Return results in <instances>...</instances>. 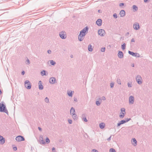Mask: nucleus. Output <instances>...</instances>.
Listing matches in <instances>:
<instances>
[{"label": "nucleus", "instance_id": "obj_11", "mask_svg": "<svg viewBox=\"0 0 152 152\" xmlns=\"http://www.w3.org/2000/svg\"><path fill=\"white\" fill-rule=\"evenodd\" d=\"M139 24L137 23H135L134 24L133 28L136 30H138L140 28Z\"/></svg>", "mask_w": 152, "mask_h": 152}, {"label": "nucleus", "instance_id": "obj_40", "mask_svg": "<svg viewBox=\"0 0 152 152\" xmlns=\"http://www.w3.org/2000/svg\"><path fill=\"white\" fill-rule=\"evenodd\" d=\"M127 85H128V86L129 88L131 87L132 86V85L131 83H128Z\"/></svg>", "mask_w": 152, "mask_h": 152}, {"label": "nucleus", "instance_id": "obj_4", "mask_svg": "<svg viewBox=\"0 0 152 152\" xmlns=\"http://www.w3.org/2000/svg\"><path fill=\"white\" fill-rule=\"evenodd\" d=\"M136 80L139 84H141L142 83V78L141 76L138 75L136 77Z\"/></svg>", "mask_w": 152, "mask_h": 152}, {"label": "nucleus", "instance_id": "obj_61", "mask_svg": "<svg viewBox=\"0 0 152 152\" xmlns=\"http://www.w3.org/2000/svg\"><path fill=\"white\" fill-rule=\"evenodd\" d=\"M98 12H100V10H98Z\"/></svg>", "mask_w": 152, "mask_h": 152}, {"label": "nucleus", "instance_id": "obj_58", "mask_svg": "<svg viewBox=\"0 0 152 152\" xmlns=\"http://www.w3.org/2000/svg\"><path fill=\"white\" fill-rule=\"evenodd\" d=\"M129 34V32H127L126 34V35H128Z\"/></svg>", "mask_w": 152, "mask_h": 152}, {"label": "nucleus", "instance_id": "obj_20", "mask_svg": "<svg viewBox=\"0 0 152 152\" xmlns=\"http://www.w3.org/2000/svg\"><path fill=\"white\" fill-rule=\"evenodd\" d=\"M75 108L73 107H72L70 110V113L71 115H73V114L75 113Z\"/></svg>", "mask_w": 152, "mask_h": 152}, {"label": "nucleus", "instance_id": "obj_55", "mask_svg": "<svg viewBox=\"0 0 152 152\" xmlns=\"http://www.w3.org/2000/svg\"><path fill=\"white\" fill-rule=\"evenodd\" d=\"M131 42H135V40H134V38L132 39H131Z\"/></svg>", "mask_w": 152, "mask_h": 152}, {"label": "nucleus", "instance_id": "obj_9", "mask_svg": "<svg viewBox=\"0 0 152 152\" xmlns=\"http://www.w3.org/2000/svg\"><path fill=\"white\" fill-rule=\"evenodd\" d=\"M56 79L55 77H50L49 80V82L50 84H53L55 83Z\"/></svg>", "mask_w": 152, "mask_h": 152}, {"label": "nucleus", "instance_id": "obj_39", "mask_svg": "<svg viewBox=\"0 0 152 152\" xmlns=\"http://www.w3.org/2000/svg\"><path fill=\"white\" fill-rule=\"evenodd\" d=\"M39 141L41 140H43V137L42 135H40L39 138Z\"/></svg>", "mask_w": 152, "mask_h": 152}, {"label": "nucleus", "instance_id": "obj_34", "mask_svg": "<svg viewBox=\"0 0 152 152\" xmlns=\"http://www.w3.org/2000/svg\"><path fill=\"white\" fill-rule=\"evenodd\" d=\"M121 112L125 113V109L124 108H121Z\"/></svg>", "mask_w": 152, "mask_h": 152}, {"label": "nucleus", "instance_id": "obj_50", "mask_svg": "<svg viewBox=\"0 0 152 152\" xmlns=\"http://www.w3.org/2000/svg\"><path fill=\"white\" fill-rule=\"evenodd\" d=\"M38 129L40 131H42V128L40 127H38Z\"/></svg>", "mask_w": 152, "mask_h": 152}, {"label": "nucleus", "instance_id": "obj_35", "mask_svg": "<svg viewBox=\"0 0 152 152\" xmlns=\"http://www.w3.org/2000/svg\"><path fill=\"white\" fill-rule=\"evenodd\" d=\"M131 120V118H126L124 120L125 121L126 123Z\"/></svg>", "mask_w": 152, "mask_h": 152}, {"label": "nucleus", "instance_id": "obj_26", "mask_svg": "<svg viewBox=\"0 0 152 152\" xmlns=\"http://www.w3.org/2000/svg\"><path fill=\"white\" fill-rule=\"evenodd\" d=\"M73 118L74 120H76L77 119V115L75 113L73 114V115H72Z\"/></svg>", "mask_w": 152, "mask_h": 152}, {"label": "nucleus", "instance_id": "obj_18", "mask_svg": "<svg viewBox=\"0 0 152 152\" xmlns=\"http://www.w3.org/2000/svg\"><path fill=\"white\" fill-rule=\"evenodd\" d=\"M132 142L134 146L136 145L137 144V141L135 138H134L132 139Z\"/></svg>", "mask_w": 152, "mask_h": 152}, {"label": "nucleus", "instance_id": "obj_6", "mask_svg": "<svg viewBox=\"0 0 152 152\" xmlns=\"http://www.w3.org/2000/svg\"><path fill=\"white\" fill-rule=\"evenodd\" d=\"M15 139L17 141L19 142L25 140V138L24 137L20 135L17 137L15 138Z\"/></svg>", "mask_w": 152, "mask_h": 152}, {"label": "nucleus", "instance_id": "obj_38", "mask_svg": "<svg viewBox=\"0 0 152 152\" xmlns=\"http://www.w3.org/2000/svg\"><path fill=\"white\" fill-rule=\"evenodd\" d=\"M105 48H101V50L102 52H104L105 51Z\"/></svg>", "mask_w": 152, "mask_h": 152}, {"label": "nucleus", "instance_id": "obj_10", "mask_svg": "<svg viewBox=\"0 0 152 152\" xmlns=\"http://www.w3.org/2000/svg\"><path fill=\"white\" fill-rule=\"evenodd\" d=\"M134 102V97L132 96H129V103L130 104H132Z\"/></svg>", "mask_w": 152, "mask_h": 152}, {"label": "nucleus", "instance_id": "obj_5", "mask_svg": "<svg viewBox=\"0 0 152 152\" xmlns=\"http://www.w3.org/2000/svg\"><path fill=\"white\" fill-rule=\"evenodd\" d=\"M59 35L61 38L64 39L66 38V33L65 31H62L59 33Z\"/></svg>", "mask_w": 152, "mask_h": 152}, {"label": "nucleus", "instance_id": "obj_60", "mask_svg": "<svg viewBox=\"0 0 152 152\" xmlns=\"http://www.w3.org/2000/svg\"><path fill=\"white\" fill-rule=\"evenodd\" d=\"M70 57L71 58H72L73 57V56L72 55H71L70 56Z\"/></svg>", "mask_w": 152, "mask_h": 152}, {"label": "nucleus", "instance_id": "obj_33", "mask_svg": "<svg viewBox=\"0 0 152 152\" xmlns=\"http://www.w3.org/2000/svg\"><path fill=\"white\" fill-rule=\"evenodd\" d=\"M100 103L99 101H96V104L97 106H99L100 104Z\"/></svg>", "mask_w": 152, "mask_h": 152}, {"label": "nucleus", "instance_id": "obj_49", "mask_svg": "<svg viewBox=\"0 0 152 152\" xmlns=\"http://www.w3.org/2000/svg\"><path fill=\"white\" fill-rule=\"evenodd\" d=\"M13 149L14 151H15L17 150V148L16 147H14L13 148Z\"/></svg>", "mask_w": 152, "mask_h": 152}, {"label": "nucleus", "instance_id": "obj_47", "mask_svg": "<svg viewBox=\"0 0 152 152\" xmlns=\"http://www.w3.org/2000/svg\"><path fill=\"white\" fill-rule=\"evenodd\" d=\"M47 52H48V54H50L51 53V51L50 50H48L47 51Z\"/></svg>", "mask_w": 152, "mask_h": 152}, {"label": "nucleus", "instance_id": "obj_52", "mask_svg": "<svg viewBox=\"0 0 152 152\" xmlns=\"http://www.w3.org/2000/svg\"><path fill=\"white\" fill-rule=\"evenodd\" d=\"M105 99H106L105 97L103 96L102 97V99L103 100H105Z\"/></svg>", "mask_w": 152, "mask_h": 152}, {"label": "nucleus", "instance_id": "obj_37", "mask_svg": "<svg viewBox=\"0 0 152 152\" xmlns=\"http://www.w3.org/2000/svg\"><path fill=\"white\" fill-rule=\"evenodd\" d=\"M113 17L115 18H117V15L116 13H114L113 15Z\"/></svg>", "mask_w": 152, "mask_h": 152}, {"label": "nucleus", "instance_id": "obj_19", "mask_svg": "<svg viewBox=\"0 0 152 152\" xmlns=\"http://www.w3.org/2000/svg\"><path fill=\"white\" fill-rule=\"evenodd\" d=\"M99 127L101 129H103L105 127V124L103 123H102L99 124Z\"/></svg>", "mask_w": 152, "mask_h": 152}, {"label": "nucleus", "instance_id": "obj_12", "mask_svg": "<svg viewBox=\"0 0 152 152\" xmlns=\"http://www.w3.org/2000/svg\"><path fill=\"white\" fill-rule=\"evenodd\" d=\"M102 20L100 19H98L96 21V24L99 26H101L102 24Z\"/></svg>", "mask_w": 152, "mask_h": 152}, {"label": "nucleus", "instance_id": "obj_27", "mask_svg": "<svg viewBox=\"0 0 152 152\" xmlns=\"http://www.w3.org/2000/svg\"><path fill=\"white\" fill-rule=\"evenodd\" d=\"M50 64L54 66L56 64V62L53 60H51L50 61Z\"/></svg>", "mask_w": 152, "mask_h": 152}, {"label": "nucleus", "instance_id": "obj_14", "mask_svg": "<svg viewBox=\"0 0 152 152\" xmlns=\"http://www.w3.org/2000/svg\"><path fill=\"white\" fill-rule=\"evenodd\" d=\"M42 83L41 81H39V88L40 90H42L43 89V86L42 85Z\"/></svg>", "mask_w": 152, "mask_h": 152}, {"label": "nucleus", "instance_id": "obj_24", "mask_svg": "<svg viewBox=\"0 0 152 152\" xmlns=\"http://www.w3.org/2000/svg\"><path fill=\"white\" fill-rule=\"evenodd\" d=\"M67 93L69 96L70 97H72V91H68Z\"/></svg>", "mask_w": 152, "mask_h": 152}, {"label": "nucleus", "instance_id": "obj_3", "mask_svg": "<svg viewBox=\"0 0 152 152\" xmlns=\"http://www.w3.org/2000/svg\"><path fill=\"white\" fill-rule=\"evenodd\" d=\"M25 86L27 89H29L31 88V85L28 80H26L24 82Z\"/></svg>", "mask_w": 152, "mask_h": 152}, {"label": "nucleus", "instance_id": "obj_36", "mask_svg": "<svg viewBox=\"0 0 152 152\" xmlns=\"http://www.w3.org/2000/svg\"><path fill=\"white\" fill-rule=\"evenodd\" d=\"M45 101L47 103L49 101L48 98L47 97H46L45 98Z\"/></svg>", "mask_w": 152, "mask_h": 152}, {"label": "nucleus", "instance_id": "obj_25", "mask_svg": "<svg viewBox=\"0 0 152 152\" xmlns=\"http://www.w3.org/2000/svg\"><path fill=\"white\" fill-rule=\"evenodd\" d=\"M133 9L134 10V11H137L138 10V8L136 5H134L133 6Z\"/></svg>", "mask_w": 152, "mask_h": 152}, {"label": "nucleus", "instance_id": "obj_44", "mask_svg": "<svg viewBox=\"0 0 152 152\" xmlns=\"http://www.w3.org/2000/svg\"><path fill=\"white\" fill-rule=\"evenodd\" d=\"M114 83H111L110 84V86L111 88H112L114 86Z\"/></svg>", "mask_w": 152, "mask_h": 152}, {"label": "nucleus", "instance_id": "obj_23", "mask_svg": "<svg viewBox=\"0 0 152 152\" xmlns=\"http://www.w3.org/2000/svg\"><path fill=\"white\" fill-rule=\"evenodd\" d=\"M125 114V113L121 112V115H119V117L121 118H123Z\"/></svg>", "mask_w": 152, "mask_h": 152}, {"label": "nucleus", "instance_id": "obj_46", "mask_svg": "<svg viewBox=\"0 0 152 152\" xmlns=\"http://www.w3.org/2000/svg\"><path fill=\"white\" fill-rule=\"evenodd\" d=\"M92 151V152H98L97 150L95 149H93Z\"/></svg>", "mask_w": 152, "mask_h": 152}, {"label": "nucleus", "instance_id": "obj_48", "mask_svg": "<svg viewBox=\"0 0 152 152\" xmlns=\"http://www.w3.org/2000/svg\"><path fill=\"white\" fill-rule=\"evenodd\" d=\"M55 148L54 147H53L52 148V151L53 152H55L56 151H55Z\"/></svg>", "mask_w": 152, "mask_h": 152}, {"label": "nucleus", "instance_id": "obj_28", "mask_svg": "<svg viewBox=\"0 0 152 152\" xmlns=\"http://www.w3.org/2000/svg\"><path fill=\"white\" fill-rule=\"evenodd\" d=\"M126 44L125 43H124L121 45V48L123 50H124L126 48Z\"/></svg>", "mask_w": 152, "mask_h": 152}, {"label": "nucleus", "instance_id": "obj_53", "mask_svg": "<svg viewBox=\"0 0 152 152\" xmlns=\"http://www.w3.org/2000/svg\"><path fill=\"white\" fill-rule=\"evenodd\" d=\"M74 102H77V99L76 98H74Z\"/></svg>", "mask_w": 152, "mask_h": 152}, {"label": "nucleus", "instance_id": "obj_41", "mask_svg": "<svg viewBox=\"0 0 152 152\" xmlns=\"http://www.w3.org/2000/svg\"><path fill=\"white\" fill-rule=\"evenodd\" d=\"M68 123L69 124H71L72 123V120H71V119H68Z\"/></svg>", "mask_w": 152, "mask_h": 152}, {"label": "nucleus", "instance_id": "obj_16", "mask_svg": "<svg viewBox=\"0 0 152 152\" xmlns=\"http://www.w3.org/2000/svg\"><path fill=\"white\" fill-rule=\"evenodd\" d=\"M0 141L1 142V143L2 144L4 143L5 142V139L1 135H0Z\"/></svg>", "mask_w": 152, "mask_h": 152}, {"label": "nucleus", "instance_id": "obj_56", "mask_svg": "<svg viewBox=\"0 0 152 152\" xmlns=\"http://www.w3.org/2000/svg\"><path fill=\"white\" fill-rule=\"evenodd\" d=\"M144 2L145 3H146V2H147L148 1V0H144Z\"/></svg>", "mask_w": 152, "mask_h": 152}, {"label": "nucleus", "instance_id": "obj_7", "mask_svg": "<svg viewBox=\"0 0 152 152\" xmlns=\"http://www.w3.org/2000/svg\"><path fill=\"white\" fill-rule=\"evenodd\" d=\"M105 33V31L103 29H100L98 31V34L101 36H104Z\"/></svg>", "mask_w": 152, "mask_h": 152}, {"label": "nucleus", "instance_id": "obj_21", "mask_svg": "<svg viewBox=\"0 0 152 152\" xmlns=\"http://www.w3.org/2000/svg\"><path fill=\"white\" fill-rule=\"evenodd\" d=\"M47 72L45 70H43L41 72V75L42 76H44V75H47L48 74V73H47V74H46V72Z\"/></svg>", "mask_w": 152, "mask_h": 152}, {"label": "nucleus", "instance_id": "obj_59", "mask_svg": "<svg viewBox=\"0 0 152 152\" xmlns=\"http://www.w3.org/2000/svg\"><path fill=\"white\" fill-rule=\"evenodd\" d=\"M2 93V91L1 89H0V95Z\"/></svg>", "mask_w": 152, "mask_h": 152}, {"label": "nucleus", "instance_id": "obj_13", "mask_svg": "<svg viewBox=\"0 0 152 152\" xmlns=\"http://www.w3.org/2000/svg\"><path fill=\"white\" fill-rule=\"evenodd\" d=\"M118 56L119 58H123L124 56L123 52L121 51H119L118 54Z\"/></svg>", "mask_w": 152, "mask_h": 152}, {"label": "nucleus", "instance_id": "obj_22", "mask_svg": "<svg viewBox=\"0 0 152 152\" xmlns=\"http://www.w3.org/2000/svg\"><path fill=\"white\" fill-rule=\"evenodd\" d=\"M88 50L89 51L91 52L93 50L92 45L89 44L88 46Z\"/></svg>", "mask_w": 152, "mask_h": 152}, {"label": "nucleus", "instance_id": "obj_45", "mask_svg": "<svg viewBox=\"0 0 152 152\" xmlns=\"http://www.w3.org/2000/svg\"><path fill=\"white\" fill-rule=\"evenodd\" d=\"M83 120L84 121L86 122H87L88 121V120L86 118V117H85L84 118H83Z\"/></svg>", "mask_w": 152, "mask_h": 152}, {"label": "nucleus", "instance_id": "obj_42", "mask_svg": "<svg viewBox=\"0 0 152 152\" xmlns=\"http://www.w3.org/2000/svg\"><path fill=\"white\" fill-rule=\"evenodd\" d=\"M26 61L27 62V63H26L27 64H30V61L28 59H27Z\"/></svg>", "mask_w": 152, "mask_h": 152}, {"label": "nucleus", "instance_id": "obj_30", "mask_svg": "<svg viewBox=\"0 0 152 152\" xmlns=\"http://www.w3.org/2000/svg\"><path fill=\"white\" fill-rule=\"evenodd\" d=\"M39 142L41 144L45 145V142L44 141L43 139L40 141Z\"/></svg>", "mask_w": 152, "mask_h": 152}, {"label": "nucleus", "instance_id": "obj_17", "mask_svg": "<svg viewBox=\"0 0 152 152\" xmlns=\"http://www.w3.org/2000/svg\"><path fill=\"white\" fill-rule=\"evenodd\" d=\"M125 12L124 10H121L120 12V16L121 17H123L125 15Z\"/></svg>", "mask_w": 152, "mask_h": 152}, {"label": "nucleus", "instance_id": "obj_43", "mask_svg": "<svg viewBox=\"0 0 152 152\" xmlns=\"http://www.w3.org/2000/svg\"><path fill=\"white\" fill-rule=\"evenodd\" d=\"M124 5V3H121L119 4V6L120 7H122Z\"/></svg>", "mask_w": 152, "mask_h": 152}, {"label": "nucleus", "instance_id": "obj_54", "mask_svg": "<svg viewBox=\"0 0 152 152\" xmlns=\"http://www.w3.org/2000/svg\"><path fill=\"white\" fill-rule=\"evenodd\" d=\"M111 139V136H110L109 137L107 140L108 141H110Z\"/></svg>", "mask_w": 152, "mask_h": 152}, {"label": "nucleus", "instance_id": "obj_15", "mask_svg": "<svg viewBox=\"0 0 152 152\" xmlns=\"http://www.w3.org/2000/svg\"><path fill=\"white\" fill-rule=\"evenodd\" d=\"M126 122L124 120H121L117 124V126H119L121 125L124 124Z\"/></svg>", "mask_w": 152, "mask_h": 152}, {"label": "nucleus", "instance_id": "obj_2", "mask_svg": "<svg viewBox=\"0 0 152 152\" xmlns=\"http://www.w3.org/2000/svg\"><path fill=\"white\" fill-rule=\"evenodd\" d=\"M0 112L5 113L7 115L8 114V112L6 106L3 102L0 103Z\"/></svg>", "mask_w": 152, "mask_h": 152}, {"label": "nucleus", "instance_id": "obj_51", "mask_svg": "<svg viewBox=\"0 0 152 152\" xmlns=\"http://www.w3.org/2000/svg\"><path fill=\"white\" fill-rule=\"evenodd\" d=\"M25 73V72L24 71H22V72H21V74L22 75H24Z\"/></svg>", "mask_w": 152, "mask_h": 152}, {"label": "nucleus", "instance_id": "obj_31", "mask_svg": "<svg viewBox=\"0 0 152 152\" xmlns=\"http://www.w3.org/2000/svg\"><path fill=\"white\" fill-rule=\"evenodd\" d=\"M117 82L119 84H121V80L117 78Z\"/></svg>", "mask_w": 152, "mask_h": 152}, {"label": "nucleus", "instance_id": "obj_32", "mask_svg": "<svg viewBox=\"0 0 152 152\" xmlns=\"http://www.w3.org/2000/svg\"><path fill=\"white\" fill-rule=\"evenodd\" d=\"M115 150L113 148H111L110 150V152H115Z\"/></svg>", "mask_w": 152, "mask_h": 152}, {"label": "nucleus", "instance_id": "obj_8", "mask_svg": "<svg viewBox=\"0 0 152 152\" xmlns=\"http://www.w3.org/2000/svg\"><path fill=\"white\" fill-rule=\"evenodd\" d=\"M128 53L129 54L132 55L133 56L139 57V54L137 53H134L133 52L129 50Z\"/></svg>", "mask_w": 152, "mask_h": 152}, {"label": "nucleus", "instance_id": "obj_57", "mask_svg": "<svg viewBox=\"0 0 152 152\" xmlns=\"http://www.w3.org/2000/svg\"><path fill=\"white\" fill-rule=\"evenodd\" d=\"M131 66L132 67H134V64H132Z\"/></svg>", "mask_w": 152, "mask_h": 152}, {"label": "nucleus", "instance_id": "obj_1", "mask_svg": "<svg viewBox=\"0 0 152 152\" xmlns=\"http://www.w3.org/2000/svg\"><path fill=\"white\" fill-rule=\"evenodd\" d=\"M88 27L86 26L80 31L78 37L79 41H82L83 40L86 33H87L88 31Z\"/></svg>", "mask_w": 152, "mask_h": 152}, {"label": "nucleus", "instance_id": "obj_29", "mask_svg": "<svg viewBox=\"0 0 152 152\" xmlns=\"http://www.w3.org/2000/svg\"><path fill=\"white\" fill-rule=\"evenodd\" d=\"M50 140L49 139V138L48 137H46V139H45L46 142L48 144L50 142Z\"/></svg>", "mask_w": 152, "mask_h": 152}]
</instances>
